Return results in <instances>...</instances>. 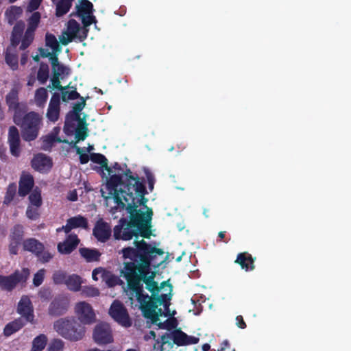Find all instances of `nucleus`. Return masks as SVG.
Wrapping results in <instances>:
<instances>
[{
    "mask_svg": "<svg viewBox=\"0 0 351 351\" xmlns=\"http://www.w3.org/2000/svg\"><path fill=\"white\" fill-rule=\"evenodd\" d=\"M73 0H61L57 3L56 14L58 16L66 14L70 9Z\"/></svg>",
    "mask_w": 351,
    "mask_h": 351,
    "instance_id": "nucleus-33",
    "label": "nucleus"
},
{
    "mask_svg": "<svg viewBox=\"0 0 351 351\" xmlns=\"http://www.w3.org/2000/svg\"><path fill=\"white\" fill-rule=\"evenodd\" d=\"M109 315L118 324L123 327L128 328L132 325V321L127 309L123 304L114 300L109 308Z\"/></svg>",
    "mask_w": 351,
    "mask_h": 351,
    "instance_id": "nucleus-6",
    "label": "nucleus"
},
{
    "mask_svg": "<svg viewBox=\"0 0 351 351\" xmlns=\"http://www.w3.org/2000/svg\"><path fill=\"white\" fill-rule=\"evenodd\" d=\"M81 255L87 261H98L101 254L97 250L82 248L80 250Z\"/></svg>",
    "mask_w": 351,
    "mask_h": 351,
    "instance_id": "nucleus-27",
    "label": "nucleus"
},
{
    "mask_svg": "<svg viewBox=\"0 0 351 351\" xmlns=\"http://www.w3.org/2000/svg\"><path fill=\"white\" fill-rule=\"evenodd\" d=\"M93 339L97 344H107L112 341V331L108 324L99 323L95 327Z\"/></svg>",
    "mask_w": 351,
    "mask_h": 351,
    "instance_id": "nucleus-8",
    "label": "nucleus"
},
{
    "mask_svg": "<svg viewBox=\"0 0 351 351\" xmlns=\"http://www.w3.org/2000/svg\"><path fill=\"white\" fill-rule=\"evenodd\" d=\"M34 30L27 29L25 36L22 40V43L20 47L21 49H26L32 43L34 38Z\"/></svg>",
    "mask_w": 351,
    "mask_h": 351,
    "instance_id": "nucleus-42",
    "label": "nucleus"
},
{
    "mask_svg": "<svg viewBox=\"0 0 351 351\" xmlns=\"http://www.w3.org/2000/svg\"><path fill=\"white\" fill-rule=\"evenodd\" d=\"M8 141L12 155L19 156L21 153V140L19 130L15 126L10 127Z\"/></svg>",
    "mask_w": 351,
    "mask_h": 351,
    "instance_id": "nucleus-10",
    "label": "nucleus"
},
{
    "mask_svg": "<svg viewBox=\"0 0 351 351\" xmlns=\"http://www.w3.org/2000/svg\"><path fill=\"white\" fill-rule=\"evenodd\" d=\"M64 88L62 91V100L63 101L73 100L79 97L80 95L75 89L69 90V86H64Z\"/></svg>",
    "mask_w": 351,
    "mask_h": 351,
    "instance_id": "nucleus-35",
    "label": "nucleus"
},
{
    "mask_svg": "<svg viewBox=\"0 0 351 351\" xmlns=\"http://www.w3.org/2000/svg\"><path fill=\"white\" fill-rule=\"evenodd\" d=\"M60 128H55L53 129V132L51 134L46 136L44 139V142L47 144H53V143H60L62 142V140L60 138H58L56 136V134H58L60 132Z\"/></svg>",
    "mask_w": 351,
    "mask_h": 351,
    "instance_id": "nucleus-45",
    "label": "nucleus"
},
{
    "mask_svg": "<svg viewBox=\"0 0 351 351\" xmlns=\"http://www.w3.org/2000/svg\"><path fill=\"white\" fill-rule=\"evenodd\" d=\"M29 276V271L25 268L16 270L13 274L8 276H0V287L4 290L11 291L17 284L25 282Z\"/></svg>",
    "mask_w": 351,
    "mask_h": 351,
    "instance_id": "nucleus-5",
    "label": "nucleus"
},
{
    "mask_svg": "<svg viewBox=\"0 0 351 351\" xmlns=\"http://www.w3.org/2000/svg\"><path fill=\"white\" fill-rule=\"evenodd\" d=\"M45 274V270L42 269H40L34 276L33 283L36 287L40 285L43 281Z\"/></svg>",
    "mask_w": 351,
    "mask_h": 351,
    "instance_id": "nucleus-50",
    "label": "nucleus"
},
{
    "mask_svg": "<svg viewBox=\"0 0 351 351\" xmlns=\"http://www.w3.org/2000/svg\"><path fill=\"white\" fill-rule=\"evenodd\" d=\"M80 240L77 235L69 234L64 242H60L58 244V250L61 254H70L77 245Z\"/></svg>",
    "mask_w": 351,
    "mask_h": 351,
    "instance_id": "nucleus-14",
    "label": "nucleus"
},
{
    "mask_svg": "<svg viewBox=\"0 0 351 351\" xmlns=\"http://www.w3.org/2000/svg\"><path fill=\"white\" fill-rule=\"evenodd\" d=\"M82 283L83 280L80 276L76 274H72L67 276L65 285L69 290L78 291L80 290Z\"/></svg>",
    "mask_w": 351,
    "mask_h": 351,
    "instance_id": "nucleus-22",
    "label": "nucleus"
},
{
    "mask_svg": "<svg viewBox=\"0 0 351 351\" xmlns=\"http://www.w3.org/2000/svg\"><path fill=\"white\" fill-rule=\"evenodd\" d=\"M27 56L25 54H23L21 59V63L22 64H25L27 62Z\"/></svg>",
    "mask_w": 351,
    "mask_h": 351,
    "instance_id": "nucleus-63",
    "label": "nucleus"
},
{
    "mask_svg": "<svg viewBox=\"0 0 351 351\" xmlns=\"http://www.w3.org/2000/svg\"><path fill=\"white\" fill-rule=\"evenodd\" d=\"M90 159L93 162L100 164L102 167H105L107 169V159L104 156L99 154H93Z\"/></svg>",
    "mask_w": 351,
    "mask_h": 351,
    "instance_id": "nucleus-49",
    "label": "nucleus"
},
{
    "mask_svg": "<svg viewBox=\"0 0 351 351\" xmlns=\"http://www.w3.org/2000/svg\"><path fill=\"white\" fill-rule=\"evenodd\" d=\"M110 287H112L117 284V278L109 272V276L104 280Z\"/></svg>",
    "mask_w": 351,
    "mask_h": 351,
    "instance_id": "nucleus-57",
    "label": "nucleus"
},
{
    "mask_svg": "<svg viewBox=\"0 0 351 351\" xmlns=\"http://www.w3.org/2000/svg\"><path fill=\"white\" fill-rule=\"evenodd\" d=\"M144 186L138 179L128 171L123 176H112L106 184L101 188L102 197L106 204L112 209L125 208L130 214V221L120 220V224L114 228V237L125 241L135 237L134 243L138 250L127 247L122 250L124 263L122 271L128 282L127 295L132 305L136 299L140 303L143 315L156 324L160 328L170 330L176 326L172 317L176 312H170L168 307L171 298V286L163 282L158 286L154 280L155 274L150 272V263L147 255L163 254L160 249L147 245L138 236L149 238L152 210L145 206L146 211L137 210L141 205H145Z\"/></svg>",
    "mask_w": 351,
    "mask_h": 351,
    "instance_id": "nucleus-1",
    "label": "nucleus"
},
{
    "mask_svg": "<svg viewBox=\"0 0 351 351\" xmlns=\"http://www.w3.org/2000/svg\"><path fill=\"white\" fill-rule=\"evenodd\" d=\"M23 325L24 324L21 319H19L14 320V322H12L6 325L4 328V334L6 336H10L14 332L20 330L23 326Z\"/></svg>",
    "mask_w": 351,
    "mask_h": 351,
    "instance_id": "nucleus-28",
    "label": "nucleus"
},
{
    "mask_svg": "<svg viewBox=\"0 0 351 351\" xmlns=\"http://www.w3.org/2000/svg\"><path fill=\"white\" fill-rule=\"evenodd\" d=\"M235 262L239 263L241 267L245 270H248L249 269L252 270L254 267L252 258L245 253L239 254Z\"/></svg>",
    "mask_w": 351,
    "mask_h": 351,
    "instance_id": "nucleus-24",
    "label": "nucleus"
},
{
    "mask_svg": "<svg viewBox=\"0 0 351 351\" xmlns=\"http://www.w3.org/2000/svg\"><path fill=\"white\" fill-rule=\"evenodd\" d=\"M33 186V177L29 173H23L19 181V194L21 196H25L29 193Z\"/></svg>",
    "mask_w": 351,
    "mask_h": 351,
    "instance_id": "nucleus-18",
    "label": "nucleus"
},
{
    "mask_svg": "<svg viewBox=\"0 0 351 351\" xmlns=\"http://www.w3.org/2000/svg\"><path fill=\"white\" fill-rule=\"evenodd\" d=\"M82 294L86 297H95L99 295V290L93 287L87 286L82 289Z\"/></svg>",
    "mask_w": 351,
    "mask_h": 351,
    "instance_id": "nucleus-46",
    "label": "nucleus"
},
{
    "mask_svg": "<svg viewBox=\"0 0 351 351\" xmlns=\"http://www.w3.org/2000/svg\"><path fill=\"white\" fill-rule=\"evenodd\" d=\"M23 228L21 225H16L12 228L10 235V239L21 241L23 238Z\"/></svg>",
    "mask_w": 351,
    "mask_h": 351,
    "instance_id": "nucleus-40",
    "label": "nucleus"
},
{
    "mask_svg": "<svg viewBox=\"0 0 351 351\" xmlns=\"http://www.w3.org/2000/svg\"><path fill=\"white\" fill-rule=\"evenodd\" d=\"M64 343L60 339H53L47 348V351H63Z\"/></svg>",
    "mask_w": 351,
    "mask_h": 351,
    "instance_id": "nucleus-41",
    "label": "nucleus"
},
{
    "mask_svg": "<svg viewBox=\"0 0 351 351\" xmlns=\"http://www.w3.org/2000/svg\"><path fill=\"white\" fill-rule=\"evenodd\" d=\"M77 14L81 17L85 27L95 23V17L93 15V3L87 0H79V4L76 5Z\"/></svg>",
    "mask_w": 351,
    "mask_h": 351,
    "instance_id": "nucleus-7",
    "label": "nucleus"
},
{
    "mask_svg": "<svg viewBox=\"0 0 351 351\" xmlns=\"http://www.w3.org/2000/svg\"><path fill=\"white\" fill-rule=\"evenodd\" d=\"M5 14L9 23L12 24L22 14V9L20 7L12 6L6 11Z\"/></svg>",
    "mask_w": 351,
    "mask_h": 351,
    "instance_id": "nucleus-34",
    "label": "nucleus"
},
{
    "mask_svg": "<svg viewBox=\"0 0 351 351\" xmlns=\"http://www.w3.org/2000/svg\"><path fill=\"white\" fill-rule=\"evenodd\" d=\"M40 53L42 57L47 58L49 57V60H51V58L53 57L54 55L52 53V51H49L48 49H40Z\"/></svg>",
    "mask_w": 351,
    "mask_h": 351,
    "instance_id": "nucleus-58",
    "label": "nucleus"
},
{
    "mask_svg": "<svg viewBox=\"0 0 351 351\" xmlns=\"http://www.w3.org/2000/svg\"><path fill=\"white\" fill-rule=\"evenodd\" d=\"M69 306V300L66 298H56L50 304L49 312L51 315H59L66 312Z\"/></svg>",
    "mask_w": 351,
    "mask_h": 351,
    "instance_id": "nucleus-16",
    "label": "nucleus"
},
{
    "mask_svg": "<svg viewBox=\"0 0 351 351\" xmlns=\"http://www.w3.org/2000/svg\"><path fill=\"white\" fill-rule=\"evenodd\" d=\"M173 343L178 346L195 344L199 339L193 336H188L180 330H176L173 335Z\"/></svg>",
    "mask_w": 351,
    "mask_h": 351,
    "instance_id": "nucleus-19",
    "label": "nucleus"
},
{
    "mask_svg": "<svg viewBox=\"0 0 351 351\" xmlns=\"http://www.w3.org/2000/svg\"><path fill=\"white\" fill-rule=\"evenodd\" d=\"M55 331L63 338L71 341L82 340L86 334V328L74 318H61L53 324Z\"/></svg>",
    "mask_w": 351,
    "mask_h": 351,
    "instance_id": "nucleus-3",
    "label": "nucleus"
},
{
    "mask_svg": "<svg viewBox=\"0 0 351 351\" xmlns=\"http://www.w3.org/2000/svg\"><path fill=\"white\" fill-rule=\"evenodd\" d=\"M40 19V14L36 12L32 14L28 21V28L32 30H35Z\"/></svg>",
    "mask_w": 351,
    "mask_h": 351,
    "instance_id": "nucleus-44",
    "label": "nucleus"
},
{
    "mask_svg": "<svg viewBox=\"0 0 351 351\" xmlns=\"http://www.w3.org/2000/svg\"><path fill=\"white\" fill-rule=\"evenodd\" d=\"M29 206L40 207L42 204L40 192L38 189H34L29 195Z\"/></svg>",
    "mask_w": 351,
    "mask_h": 351,
    "instance_id": "nucleus-36",
    "label": "nucleus"
},
{
    "mask_svg": "<svg viewBox=\"0 0 351 351\" xmlns=\"http://www.w3.org/2000/svg\"><path fill=\"white\" fill-rule=\"evenodd\" d=\"M93 234L99 241L104 242L110 237L111 229L108 223L99 221L93 229Z\"/></svg>",
    "mask_w": 351,
    "mask_h": 351,
    "instance_id": "nucleus-17",
    "label": "nucleus"
},
{
    "mask_svg": "<svg viewBox=\"0 0 351 351\" xmlns=\"http://www.w3.org/2000/svg\"><path fill=\"white\" fill-rule=\"evenodd\" d=\"M87 219L81 215H77L69 218L66 221L65 226L58 228L56 231L60 232L64 230L66 233H69L72 229L77 228H86L87 227Z\"/></svg>",
    "mask_w": 351,
    "mask_h": 351,
    "instance_id": "nucleus-11",
    "label": "nucleus"
},
{
    "mask_svg": "<svg viewBox=\"0 0 351 351\" xmlns=\"http://www.w3.org/2000/svg\"><path fill=\"white\" fill-rule=\"evenodd\" d=\"M32 166L38 171L46 172L51 169L52 162L49 157L43 154H39L32 159Z\"/></svg>",
    "mask_w": 351,
    "mask_h": 351,
    "instance_id": "nucleus-13",
    "label": "nucleus"
},
{
    "mask_svg": "<svg viewBox=\"0 0 351 351\" xmlns=\"http://www.w3.org/2000/svg\"><path fill=\"white\" fill-rule=\"evenodd\" d=\"M224 235H225V232H220L219 233V237L221 238V239H223L224 237Z\"/></svg>",
    "mask_w": 351,
    "mask_h": 351,
    "instance_id": "nucleus-64",
    "label": "nucleus"
},
{
    "mask_svg": "<svg viewBox=\"0 0 351 351\" xmlns=\"http://www.w3.org/2000/svg\"><path fill=\"white\" fill-rule=\"evenodd\" d=\"M145 339L148 340L149 339H155L156 338V333L154 332V331H150L149 332V334H147L145 337Z\"/></svg>",
    "mask_w": 351,
    "mask_h": 351,
    "instance_id": "nucleus-62",
    "label": "nucleus"
},
{
    "mask_svg": "<svg viewBox=\"0 0 351 351\" xmlns=\"http://www.w3.org/2000/svg\"><path fill=\"white\" fill-rule=\"evenodd\" d=\"M23 247L25 250L32 252L36 255H38L44 248L41 243L34 239L26 240L23 243Z\"/></svg>",
    "mask_w": 351,
    "mask_h": 351,
    "instance_id": "nucleus-23",
    "label": "nucleus"
},
{
    "mask_svg": "<svg viewBox=\"0 0 351 351\" xmlns=\"http://www.w3.org/2000/svg\"><path fill=\"white\" fill-rule=\"evenodd\" d=\"M21 241L10 239L9 251L12 254H16Z\"/></svg>",
    "mask_w": 351,
    "mask_h": 351,
    "instance_id": "nucleus-52",
    "label": "nucleus"
},
{
    "mask_svg": "<svg viewBox=\"0 0 351 351\" xmlns=\"http://www.w3.org/2000/svg\"><path fill=\"white\" fill-rule=\"evenodd\" d=\"M66 31L72 36L73 38H78L83 39L86 36V31L82 29L79 23L74 20H70L68 22Z\"/></svg>",
    "mask_w": 351,
    "mask_h": 351,
    "instance_id": "nucleus-20",
    "label": "nucleus"
},
{
    "mask_svg": "<svg viewBox=\"0 0 351 351\" xmlns=\"http://www.w3.org/2000/svg\"><path fill=\"white\" fill-rule=\"evenodd\" d=\"M73 39V38L72 36H71L66 30L59 36L60 42L64 45L71 42Z\"/></svg>",
    "mask_w": 351,
    "mask_h": 351,
    "instance_id": "nucleus-51",
    "label": "nucleus"
},
{
    "mask_svg": "<svg viewBox=\"0 0 351 351\" xmlns=\"http://www.w3.org/2000/svg\"><path fill=\"white\" fill-rule=\"evenodd\" d=\"M42 116L35 112L13 115V121L21 129L22 137L26 141L36 139L42 126Z\"/></svg>",
    "mask_w": 351,
    "mask_h": 351,
    "instance_id": "nucleus-2",
    "label": "nucleus"
},
{
    "mask_svg": "<svg viewBox=\"0 0 351 351\" xmlns=\"http://www.w3.org/2000/svg\"><path fill=\"white\" fill-rule=\"evenodd\" d=\"M74 313L81 324H92L96 321L94 309L85 301L78 302L75 304Z\"/></svg>",
    "mask_w": 351,
    "mask_h": 351,
    "instance_id": "nucleus-4",
    "label": "nucleus"
},
{
    "mask_svg": "<svg viewBox=\"0 0 351 351\" xmlns=\"http://www.w3.org/2000/svg\"><path fill=\"white\" fill-rule=\"evenodd\" d=\"M67 276L64 272L57 271L53 275V280L56 284H65Z\"/></svg>",
    "mask_w": 351,
    "mask_h": 351,
    "instance_id": "nucleus-48",
    "label": "nucleus"
},
{
    "mask_svg": "<svg viewBox=\"0 0 351 351\" xmlns=\"http://www.w3.org/2000/svg\"><path fill=\"white\" fill-rule=\"evenodd\" d=\"M16 191V185L14 183L9 184L8 186L3 203L9 204L14 199Z\"/></svg>",
    "mask_w": 351,
    "mask_h": 351,
    "instance_id": "nucleus-38",
    "label": "nucleus"
},
{
    "mask_svg": "<svg viewBox=\"0 0 351 351\" xmlns=\"http://www.w3.org/2000/svg\"><path fill=\"white\" fill-rule=\"evenodd\" d=\"M48 77H49L48 66L47 64H40L38 72V75H37V78H38V81L41 84H44L47 80Z\"/></svg>",
    "mask_w": 351,
    "mask_h": 351,
    "instance_id": "nucleus-39",
    "label": "nucleus"
},
{
    "mask_svg": "<svg viewBox=\"0 0 351 351\" xmlns=\"http://www.w3.org/2000/svg\"><path fill=\"white\" fill-rule=\"evenodd\" d=\"M19 89L16 87L11 89L5 97L6 104L9 110L13 111L16 115L21 113H25L27 111L26 106L23 103H19L18 100Z\"/></svg>",
    "mask_w": 351,
    "mask_h": 351,
    "instance_id": "nucleus-9",
    "label": "nucleus"
},
{
    "mask_svg": "<svg viewBox=\"0 0 351 351\" xmlns=\"http://www.w3.org/2000/svg\"><path fill=\"white\" fill-rule=\"evenodd\" d=\"M46 45L51 49L52 53L56 57L61 51V47L56 38L51 34L46 35Z\"/></svg>",
    "mask_w": 351,
    "mask_h": 351,
    "instance_id": "nucleus-26",
    "label": "nucleus"
},
{
    "mask_svg": "<svg viewBox=\"0 0 351 351\" xmlns=\"http://www.w3.org/2000/svg\"><path fill=\"white\" fill-rule=\"evenodd\" d=\"M76 151H77V154L80 155V159L81 163L85 164V163L88 162V161L89 160L88 155L86 153H84L82 149L78 147H76Z\"/></svg>",
    "mask_w": 351,
    "mask_h": 351,
    "instance_id": "nucleus-54",
    "label": "nucleus"
},
{
    "mask_svg": "<svg viewBox=\"0 0 351 351\" xmlns=\"http://www.w3.org/2000/svg\"><path fill=\"white\" fill-rule=\"evenodd\" d=\"M25 28V23L23 21H19L16 23V24L14 25L13 28L12 35V47H14L16 45H17L19 43V40L21 38V35L22 32H23V29Z\"/></svg>",
    "mask_w": 351,
    "mask_h": 351,
    "instance_id": "nucleus-25",
    "label": "nucleus"
},
{
    "mask_svg": "<svg viewBox=\"0 0 351 351\" xmlns=\"http://www.w3.org/2000/svg\"><path fill=\"white\" fill-rule=\"evenodd\" d=\"M39 260L43 263H47L51 260L52 255L49 252H41L37 255Z\"/></svg>",
    "mask_w": 351,
    "mask_h": 351,
    "instance_id": "nucleus-55",
    "label": "nucleus"
},
{
    "mask_svg": "<svg viewBox=\"0 0 351 351\" xmlns=\"http://www.w3.org/2000/svg\"><path fill=\"white\" fill-rule=\"evenodd\" d=\"M85 106V101H83L82 102H80L78 104H76L74 106V111L77 114L79 112H80Z\"/></svg>",
    "mask_w": 351,
    "mask_h": 351,
    "instance_id": "nucleus-59",
    "label": "nucleus"
},
{
    "mask_svg": "<svg viewBox=\"0 0 351 351\" xmlns=\"http://www.w3.org/2000/svg\"><path fill=\"white\" fill-rule=\"evenodd\" d=\"M51 63L52 64L53 74L56 75L57 77H60L62 80L69 74V69L63 64H60L57 57H51Z\"/></svg>",
    "mask_w": 351,
    "mask_h": 351,
    "instance_id": "nucleus-21",
    "label": "nucleus"
},
{
    "mask_svg": "<svg viewBox=\"0 0 351 351\" xmlns=\"http://www.w3.org/2000/svg\"><path fill=\"white\" fill-rule=\"evenodd\" d=\"M39 207L28 206L26 210V216L31 220H36L39 217Z\"/></svg>",
    "mask_w": 351,
    "mask_h": 351,
    "instance_id": "nucleus-47",
    "label": "nucleus"
},
{
    "mask_svg": "<svg viewBox=\"0 0 351 351\" xmlns=\"http://www.w3.org/2000/svg\"><path fill=\"white\" fill-rule=\"evenodd\" d=\"M18 312L25 317L28 322L33 323V307L27 296H23L21 298L18 304Z\"/></svg>",
    "mask_w": 351,
    "mask_h": 351,
    "instance_id": "nucleus-12",
    "label": "nucleus"
},
{
    "mask_svg": "<svg viewBox=\"0 0 351 351\" xmlns=\"http://www.w3.org/2000/svg\"><path fill=\"white\" fill-rule=\"evenodd\" d=\"M159 342L154 345V348H160V351H173V343L170 341V337L167 335H163L161 336V344Z\"/></svg>",
    "mask_w": 351,
    "mask_h": 351,
    "instance_id": "nucleus-30",
    "label": "nucleus"
},
{
    "mask_svg": "<svg viewBox=\"0 0 351 351\" xmlns=\"http://www.w3.org/2000/svg\"><path fill=\"white\" fill-rule=\"evenodd\" d=\"M60 80H62L60 77H57V76L53 74V79L51 80L52 86H53V88H58V89L60 90L61 91H62L63 89H64V87H63L60 85Z\"/></svg>",
    "mask_w": 351,
    "mask_h": 351,
    "instance_id": "nucleus-56",
    "label": "nucleus"
},
{
    "mask_svg": "<svg viewBox=\"0 0 351 351\" xmlns=\"http://www.w3.org/2000/svg\"><path fill=\"white\" fill-rule=\"evenodd\" d=\"M60 113V97L59 95H53L49 101L47 112V119L55 122L58 119Z\"/></svg>",
    "mask_w": 351,
    "mask_h": 351,
    "instance_id": "nucleus-15",
    "label": "nucleus"
},
{
    "mask_svg": "<svg viewBox=\"0 0 351 351\" xmlns=\"http://www.w3.org/2000/svg\"><path fill=\"white\" fill-rule=\"evenodd\" d=\"M43 0H31L27 7V11L32 12L38 8Z\"/></svg>",
    "mask_w": 351,
    "mask_h": 351,
    "instance_id": "nucleus-53",
    "label": "nucleus"
},
{
    "mask_svg": "<svg viewBox=\"0 0 351 351\" xmlns=\"http://www.w3.org/2000/svg\"><path fill=\"white\" fill-rule=\"evenodd\" d=\"M67 198L70 201H76L77 199V195L75 191H71L69 193Z\"/></svg>",
    "mask_w": 351,
    "mask_h": 351,
    "instance_id": "nucleus-60",
    "label": "nucleus"
},
{
    "mask_svg": "<svg viewBox=\"0 0 351 351\" xmlns=\"http://www.w3.org/2000/svg\"><path fill=\"white\" fill-rule=\"evenodd\" d=\"M12 48L9 47L5 53V62L12 69H16L17 67V57L11 52Z\"/></svg>",
    "mask_w": 351,
    "mask_h": 351,
    "instance_id": "nucleus-37",
    "label": "nucleus"
},
{
    "mask_svg": "<svg viewBox=\"0 0 351 351\" xmlns=\"http://www.w3.org/2000/svg\"><path fill=\"white\" fill-rule=\"evenodd\" d=\"M47 338L45 335H40L36 337L32 342L31 351H42L47 344Z\"/></svg>",
    "mask_w": 351,
    "mask_h": 351,
    "instance_id": "nucleus-29",
    "label": "nucleus"
},
{
    "mask_svg": "<svg viewBox=\"0 0 351 351\" xmlns=\"http://www.w3.org/2000/svg\"><path fill=\"white\" fill-rule=\"evenodd\" d=\"M109 276V271H106L101 267L96 268L93 271L92 278L94 280L97 281L99 278L104 280Z\"/></svg>",
    "mask_w": 351,
    "mask_h": 351,
    "instance_id": "nucleus-43",
    "label": "nucleus"
},
{
    "mask_svg": "<svg viewBox=\"0 0 351 351\" xmlns=\"http://www.w3.org/2000/svg\"><path fill=\"white\" fill-rule=\"evenodd\" d=\"M87 125L83 120H80L75 132V138L77 141H83L87 136Z\"/></svg>",
    "mask_w": 351,
    "mask_h": 351,
    "instance_id": "nucleus-32",
    "label": "nucleus"
},
{
    "mask_svg": "<svg viewBox=\"0 0 351 351\" xmlns=\"http://www.w3.org/2000/svg\"><path fill=\"white\" fill-rule=\"evenodd\" d=\"M237 326L241 328H245V323L244 322V321L243 320V318L241 316H238L237 317Z\"/></svg>",
    "mask_w": 351,
    "mask_h": 351,
    "instance_id": "nucleus-61",
    "label": "nucleus"
},
{
    "mask_svg": "<svg viewBox=\"0 0 351 351\" xmlns=\"http://www.w3.org/2000/svg\"><path fill=\"white\" fill-rule=\"evenodd\" d=\"M48 97L47 88H40L35 93L34 101L37 106H43Z\"/></svg>",
    "mask_w": 351,
    "mask_h": 351,
    "instance_id": "nucleus-31",
    "label": "nucleus"
}]
</instances>
